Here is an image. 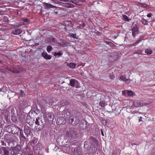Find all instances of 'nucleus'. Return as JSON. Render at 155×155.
Masks as SVG:
<instances>
[{
	"label": "nucleus",
	"instance_id": "nucleus-14",
	"mask_svg": "<svg viewBox=\"0 0 155 155\" xmlns=\"http://www.w3.org/2000/svg\"><path fill=\"white\" fill-rule=\"evenodd\" d=\"M57 123L59 124H63L64 123V118L63 117H60L57 118Z\"/></svg>",
	"mask_w": 155,
	"mask_h": 155
},
{
	"label": "nucleus",
	"instance_id": "nucleus-5",
	"mask_svg": "<svg viewBox=\"0 0 155 155\" xmlns=\"http://www.w3.org/2000/svg\"><path fill=\"white\" fill-rule=\"evenodd\" d=\"M12 133L13 134H17L18 133L19 131L21 129L18 126L16 125L12 124Z\"/></svg>",
	"mask_w": 155,
	"mask_h": 155
},
{
	"label": "nucleus",
	"instance_id": "nucleus-30",
	"mask_svg": "<svg viewBox=\"0 0 155 155\" xmlns=\"http://www.w3.org/2000/svg\"><path fill=\"white\" fill-rule=\"evenodd\" d=\"M74 117H71L69 120V123L73 125H74Z\"/></svg>",
	"mask_w": 155,
	"mask_h": 155
},
{
	"label": "nucleus",
	"instance_id": "nucleus-17",
	"mask_svg": "<svg viewBox=\"0 0 155 155\" xmlns=\"http://www.w3.org/2000/svg\"><path fill=\"white\" fill-rule=\"evenodd\" d=\"M12 125H8L5 127L4 130L8 133H11L12 132Z\"/></svg>",
	"mask_w": 155,
	"mask_h": 155
},
{
	"label": "nucleus",
	"instance_id": "nucleus-31",
	"mask_svg": "<svg viewBox=\"0 0 155 155\" xmlns=\"http://www.w3.org/2000/svg\"><path fill=\"white\" fill-rule=\"evenodd\" d=\"M145 52L147 54H150L152 53V51L150 49H146L145 50Z\"/></svg>",
	"mask_w": 155,
	"mask_h": 155
},
{
	"label": "nucleus",
	"instance_id": "nucleus-8",
	"mask_svg": "<svg viewBox=\"0 0 155 155\" xmlns=\"http://www.w3.org/2000/svg\"><path fill=\"white\" fill-rule=\"evenodd\" d=\"M23 131L27 137H28L31 133V129L29 127L27 126H24V128L23 130Z\"/></svg>",
	"mask_w": 155,
	"mask_h": 155
},
{
	"label": "nucleus",
	"instance_id": "nucleus-39",
	"mask_svg": "<svg viewBox=\"0 0 155 155\" xmlns=\"http://www.w3.org/2000/svg\"><path fill=\"white\" fill-rule=\"evenodd\" d=\"M22 24L21 23H16L14 25V26L15 27L17 28H19L21 26Z\"/></svg>",
	"mask_w": 155,
	"mask_h": 155
},
{
	"label": "nucleus",
	"instance_id": "nucleus-23",
	"mask_svg": "<svg viewBox=\"0 0 155 155\" xmlns=\"http://www.w3.org/2000/svg\"><path fill=\"white\" fill-rule=\"evenodd\" d=\"M105 101L103 97L100 98V101L99 103V104L101 107H103L104 106Z\"/></svg>",
	"mask_w": 155,
	"mask_h": 155
},
{
	"label": "nucleus",
	"instance_id": "nucleus-43",
	"mask_svg": "<svg viewBox=\"0 0 155 155\" xmlns=\"http://www.w3.org/2000/svg\"><path fill=\"white\" fill-rule=\"evenodd\" d=\"M89 147V145L87 141H85L84 143V147L85 149H87Z\"/></svg>",
	"mask_w": 155,
	"mask_h": 155
},
{
	"label": "nucleus",
	"instance_id": "nucleus-3",
	"mask_svg": "<svg viewBox=\"0 0 155 155\" xmlns=\"http://www.w3.org/2000/svg\"><path fill=\"white\" fill-rule=\"evenodd\" d=\"M4 139L8 143H11L14 140L13 136L9 134H5L4 136Z\"/></svg>",
	"mask_w": 155,
	"mask_h": 155
},
{
	"label": "nucleus",
	"instance_id": "nucleus-7",
	"mask_svg": "<svg viewBox=\"0 0 155 155\" xmlns=\"http://www.w3.org/2000/svg\"><path fill=\"white\" fill-rule=\"evenodd\" d=\"M45 104V106H50L52 105L53 101L52 99L51 98H46L44 101Z\"/></svg>",
	"mask_w": 155,
	"mask_h": 155
},
{
	"label": "nucleus",
	"instance_id": "nucleus-24",
	"mask_svg": "<svg viewBox=\"0 0 155 155\" xmlns=\"http://www.w3.org/2000/svg\"><path fill=\"white\" fill-rule=\"evenodd\" d=\"M24 105L23 103H19L18 107V109L20 110H22L24 108Z\"/></svg>",
	"mask_w": 155,
	"mask_h": 155
},
{
	"label": "nucleus",
	"instance_id": "nucleus-22",
	"mask_svg": "<svg viewBox=\"0 0 155 155\" xmlns=\"http://www.w3.org/2000/svg\"><path fill=\"white\" fill-rule=\"evenodd\" d=\"M67 65L70 68L74 69L75 68L76 64L74 63L71 62L69 64H67Z\"/></svg>",
	"mask_w": 155,
	"mask_h": 155
},
{
	"label": "nucleus",
	"instance_id": "nucleus-4",
	"mask_svg": "<svg viewBox=\"0 0 155 155\" xmlns=\"http://www.w3.org/2000/svg\"><path fill=\"white\" fill-rule=\"evenodd\" d=\"M119 57L118 53L116 52H114L111 54L109 56V59L110 61L112 62L117 59Z\"/></svg>",
	"mask_w": 155,
	"mask_h": 155
},
{
	"label": "nucleus",
	"instance_id": "nucleus-64",
	"mask_svg": "<svg viewBox=\"0 0 155 155\" xmlns=\"http://www.w3.org/2000/svg\"><path fill=\"white\" fill-rule=\"evenodd\" d=\"M142 117H140L139 118V122H140V121H142L141 119Z\"/></svg>",
	"mask_w": 155,
	"mask_h": 155
},
{
	"label": "nucleus",
	"instance_id": "nucleus-44",
	"mask_svg": "<svg viewBox=\"0 0 155 155\" xmlns=\"http://www.w3.org/2000/svg\"><path fill=\"white\" fill-rule=\"evenodd\" d=\"M62 54L60 52H59L58 53H57L56 52H55L54 53V56H61Z\"/></svg>",
	"mask_w": 155,
	"mask_h": 155
},
{
	"label": "nucleus",
	"instance_id": "nucleus-18",
	"mask_svg": "<svg viewBox=\"0 0 155 155\" xmlns=\"http://www.w3.org/2000/svg\"><path fill=\"white\" fill-rule=\"evenodd\" d=\"M143 104L144 105H146L147 103L145 104H141L140 102L139 101H135L134 103V105L136 107H139L140 106H143Z\"/></svg>",
	"mask_w": 155,
	"mask_h": 155
},
{
	"label": "nucleus",
	"instance_id": "nucleus-58",
	"mask_svg": "<svg viewBox=\"0 0 155 155\" xmlns=\"http://www.w3.org/2000/svg\"><path fill=\"white\" fill-rule=\"evenodd\" d=\"M21 153H18L15 152V153L14 154H13V155H22Z\"/></svg>",
	"mask_w": 155,
	"mask_h": 155
},
{
	"label": "nucleus",
	"instance_id": "nucleus-19",
	"mask_svg": "<svg viewBox=\"0 0 155 155\" xmlns=\"http://www.w3.org/2000/svg\"><path fill=\"white\" fill-rule=\"evenodd\" d=\"M32 120H34V119L32 118L31 117H27L26 118V121L27 123L29 124L30 125H32Z\"/></svg>",
	"mask_w": 155,
	"mask_h": 155
},
{
	"label": "nucleus",
	"instance_id": "nucleus-29",
	"mask_svg": "<svg viewBox=\"0 0 155 155\" xmlns=\"http://www.w3.org/2000/svg\"><path fill=\"white\" fill-rule=\"evenodd\" d=\"M90 141L93 143H97V140L94 137H91L90 138Z\"/></svg>",
	"mask_w": 155,
	"mask_h": 155
},
{
	"label": "nucleus",
	"instance_id": "nucleus-48",
	"mask_svg": "<svg viewBox=\"0 0 155 155\" xmlns=\"http://www.w3.org/2000/svg\"><path fill=\"white\" fill-rule=\"evenodd\" d=\"M71 37H72L74 38H76V34H75L71 33L69 35Z\"/></svg>",
	"mask_w": 155,
	"mask_h": 155
},
{
	"label": "nucleus",
	"instance_id": "nucleus-28",
	"mask_svg": "<svg viewBox=\"0 0 155 155\" xmlns=\"http://www.w3.org/2000/svg\"><path fill=\"white\" fill-rule=\"evenodd\" d=\"M18 117L21 120H22L25 118V115L24 114L20 113L18 115Z\"/></svg>",
	"mask_w": 155,
	"mask_h": 155
},
{
	"label": "nucleus",
	"instance_id": "nucleus-12",
	"mask_svg": "<svg viewBox=\"0 0 155 155\" xmlns=\"http://www.w3.org/2000/svg\"><path fill=\"white\" fill-rule=\"evenodd\" d=\"M19 134V137L21 140H22L24 142L25 140H26V138L24 136L23 132V130L22 129L20 130Z\"/></svg>",
	"mask_w": 155,
	"mask_h": 155
},
{
	"label": "nucleus",
	"instance_id": "nucleus-56",
	"mask_svg": "<svg viewBox=\"0 0 155 155\" xmlns=\"http://www.w3.org/2000/svg\"><path fill=\"white\" fill-rule=\"evenodd\" d=\"M122 95L126 96L127 94V91L126 90L123 91L122 92Z\"/></svg>",
	"mask_w": 155,
	"mask_h": 155
},
{
	"label": "nucleus",
	"instance_id": "nucleus-63",
	"mask_svg": "<svg viewBox=\"0 0 155 155\" xmlns=\"http://www.w3.org/2000/svg\"><path fill=\"white\" fill-rule=\"evenodd\" d=\"M12 72L13 73H18V71H13Z\"/></svg>",
	"mask_w": 155,
	"mask_h": 155
},
{
	"label": "nucleus",
	"instance_id": "nucleus-21",
	"mask_svg": "<svg viewBox=\"0 0 155 155\" xmlns=\"http://www.w3.org/2000/svg\"><path fill=\"white\" fill-rule=\"evenodd\" d=\"M9 149V147H2L0 148V154H1L2 153L3 151V154H4V150H7L8 151V150Z\"/></svg>",
	"mask_w": 155,
	"mask_h": 155
},
{
	"label": "nucleus",
	"instance_id": "nucleus-2",
	"mask_svg": "<svg viewBox=\"0 0 155 155\" xmlns=\"http://www.w3.org/2000/svg\"><path fill=\"white\" fill-rule=\"evenodd\" d=\"M10 150H11L10 152L13 151L14 154L15 152L22 153L21 150V146L20 144H17L16 146L13 147L12 149H10Z\"/></svg>",
	"mask_w": 155,
	"mask_h": 155
},
{
	"label": "nucleus",
	"instance_id": "nucleus-47",
	"mask_svg": "<svg viewBox=\"0 0 155 155\" xmlns=\"http://www.w3.org/2000/svg\"><path fill=\"white\" fill-rule=\"evenodd\" d=\"M68 25L70 27H72V24L71 23V22H69V21H67L66 24H65V25L66 26H67Z\"/></svg>",
	"mask_w": 155,
	"mask_h": 155
},
{
	"label": "nucleus",
	"instance_id": "nucleus-57",
	"mask_svg": "<svg viewBox=\"0 0 155 155\" xmlns=\"http://www.w3.org/2000/svg\"><path fill=\"white\" fill-rule=\"evenodd\" d=\"M20 95L21 96H23L24 95V93L23 91H21L20 92Z\"/></svg>",
	"mask_w": 155,
	"mask_h": 155
},
{
	"label": "nucleus",
	"instance_id": "nucleus-50",
	"mask_svg": "<svg viewBox=\"0 0 155 155\" xmlns=\"http://www.w3.org/2000/svg\"><path fill=\"white\" fill-rule=\"evenodd\" d=\"M138 30V28H134L132 29V32L135 33Z\"/></svg>",
	"mask_w": 155,
	"mask_h": 155
},
{
	"label": "nucleus",
	"instance_id": "nucleus-16",
	"mask_svg": "<svg viewBox=\"0 0 155 155\" xmlns=\"http://www.w3.org/2000/svg\"><path fill=\"white\" fill-rule=\"evenodd\" d=\"M11 150L10 148L8 150V151L5 150L4 151V154H2L1 155H13L14 153L13 151L10 152Z\"/></svg>",
	"mask_w": 155,
	"mask_h": 155
},
{
	"label": "nucleus",
	"instance_id": "nucleus-20",
	"mask_svg": "<svg viewBox=\"0 0 155 155\" xmlns=\"http://www.w3.org/2000/svg\"><path fill=\"white\" fill-rule=\"evenodd\" d=\"M77 81L75 79H71L70 80L69 85L72 87H74Z\"/></svg>",
	"mask_w": 155,
	"mask_h": 155
},
{
	"label": "nucleus",
	"instance_id": "nucleus-15",
	"mask_svg": "<svg viewBox=\"0 0 155 155\" xmlns=\"http://www.w3.org/2000/svg\"><path fill=\"white\" fill-rule=\"evenodd\" d=\"M22 31L20 29H17L16 30H13L12 33L15 35H18L22 32Z\"/></svg>",
	"mask_w": 155,
	"mask_h": 155
},
{
	"label": "nucleus",
	"instance_id": "nucleus-35",
	"mask_svg": "<svg viewBox=\"0 0 155 155\" xmlns=\"http://www.w3.org/2000/svg\"><path fill=\"white\" fill-rule=\"evenodd\" d=\"M142 38H140L138 40L136 41L134 43L133 45H134V46L137 45L140 42L142 41Z\"/></svg>",
	"mask_w": 155,
	"mask_h": 155
},
{
	"label": "nucleus",
	"instance_id": "nucleus-42",
	"mask_svg": "<svg viewBox=\"0 0 155 155\" xmlns=\"http://www.w3.org/2000/svg\"><path fill=\"white\" fill-rule=\"evenodd\" d=\"M71 2L73 3L74 4L77 5L78 2H77L76 0H68V1L67 2Z\"/></svg>",
	"mask_w": 155,
	"mask_h": 155
},
{
	"label": "nucleus",
	"instance_id": "nucleus-37",
	"mask_svg": "<svg viewBox=\"0 0 155 155\" xmlns=\"http://www.w3.org/2000/svg\"><path fill=\"white\" fill-rule=\"evenodd\" d=\"M142 23L144 25H148L147 21L144 18L141 21Z\"/></svg>",
	"mask_w": 155,
	"mask_h": 155
},
{
	"label": "nucleus",
	"instance_id": "nucleus-36",
	"mask_svg": "<svg viewBox=\"0 0 155 155\" xmlns=\"http://www.w3.org/2000/svg\"><path fill=\"white\" fill-rule=\"evenodd\" d=\"M127 91V95L129 96H131L134 94V92L132 91L129 90Z\"/></svg>",
	"mask_w": 155,
	"mask_h": 155
},
{
	"label": "nucleus",
	"instance_id": "nucleus-26",
	"mask_svg": "<svg viewBox=\"0 0 155 155\" xmlns=\"http://www.w3.org/2000/svg\"><path fill=\"white\" fill-rule=\"evenodd\" d=\"M45 6L46 8L56 7L55 6H54L51 4L47 3H46Z\"/></svg>",
	"mask_w": 155,
	"mask_h": 155
},
{
	"label": "nucleus",
	"instance_id": "nucleus-49",
	"mask_svg": "<svg viewBox=\"0 0 155 155\" xmlns=\"http://www.w3.org/2000/svg\"><path fill=\"white\" fill-rule=\"evenodd\" d=\"M131 81V80L130 79H127L126 78L124 82L127 84L129 83Z\"/></svg>",
	"mask_w": 155,
	"mask_h": 155
},
{
	"label": "nucleus",
	"instance_id": "nucleus-51",
	"mask_svg": "<svg viewBox=\"0 0 155 155\" xmlns=\"http://www.w3.org/2000/svg\"><path fill=\"white\" fill-rule=\"evenodd\" d=\"M123 18L125 20H126V21H129V19L128 18V17L126 15H124L123 16Z\"/></svg>",
	"mask_w": 155,
	"mask_h": 155
},
{
	"label": "nucleus",
	"instance_id": "nucleus-61",
	"mask_svg": "<svg viewBox=\"0 0 155 155\" xmlns=\"http://www.w3.org/2000/svg\"><path fill=\"white\" fill-rule=\"evenodd\" d=\"M110 78L111 79L114 78V76L113 75H112L111 76H110Z\"/></svg>",
	"mask_w": 155,
	"mask_h": 155
},
{
	"label": "nucleus",
	"instance_id": "nucleus-55",
	"mask_svg": "<svg viewBox=\"0 0 155 155\" xmlns=\"http://www.w3.org/2000/svg\"><path fill=\"white\" fill-rule=\"evenodd\" d=\"M120 78L124 81L126 78L123 76H121L120 77Z\"/></svg>",
	"mask_w": 155,
	"mask_h": 155
},
{
	"label": "nucleus",
	"instance_id": "nucleus-10",
	"mask_svg": "<svg viewBox=\"0 0 155 155\" xmlns=\"http://www.w3.org/2000/svg\"><path fill=\"white\" fill-rule=\"evenodd\" d=\"M35 107L34 109H33V107H33H32V109L31 110L29 113V114L30 115L31 114H31H33L34 113H35L36 114H37L38 113H39V110L38 109H37V106L35 105Z\"/></svg>",
	"mask_w": 155,
	"mask_h": 155
},
{
	"label": "nucleus",
	"instance_id": "nucleus-52",
	"mask_svg": "<svg viewBox=\"0 0 155 155\" xmlns=\"http://www.w3.org/2000/svg\"><path fill=\"white\" fill-rule=\"evenodd\" d=\"M54 38L51 37L49 38L48 41L50 42H52L54 41Z\"/></svg>",
	"mask_w": 155,
	"mask_h": 155
},
{
	"label": "nucleus",
	"instance_id": "nucleus-60",
	"mask_svg": "<svg viewBox=\"0 0 155 155\" xmlns=\"http://www.w3.org/2000/svg\"><path fill=\"white\" fill-rule=\"evenodd\" d=\"M132 35H133V36L134 37H135L136 36L135 33V32L134 33V32H132Z\"/></svg>",
	"mask_w": 155,
	"mask_h": 155
},
{
	"label": "nucleus",
	"instance_id": "nucleus-13",
	"mask_svg": "<svg viewBox=\"0 0 155 155\" xmlns=\"http://www.w3.org/2000/svg\"><path fill=\"white\" fill-rule=\"evenodd\" d=\"M74 135V131L72 129H70L69 131L66 132V135L68 137H72Z\"/></svg>",
	"mask_w": 155,
	"mask_h": 155
},
{
	"label": "nucleus",
	"instance_id": "nucleus-9",
	"mask_svg": "<svg viewBox=\"0 0 155 155\" xmlns=\"http://www.w3.org/2000/svg\"><path fill=\"white\" fill-rule=\"evenodd\" d=\"M42 56L45 59L50 60L52 58V56L50 55H48L46 51L43 52L42 54Z\"/></svg>",
	"mask_w": 155,
	"mask_h": 155
},
{
	"label": "nucleus",
	"instance_id": "nucleus-62",
	"mask_svg": "<svg viewBox=\"0 0 155 155\" xmlns=\"http://www.w3.org/2000/svg\"><path fill=\"white\" fill-rule=\"evenodd\" d=\"M77 153L78 154L80 155L81 153V152L79 151H78V150H77Z\"/></svg>",
	"mask_w": 155,
	"mask_h": 155
},
{
	"label": "nucleus",
	"instance_id": "nucleus-11",
	"mask_svg": "<svg viewBox=\"0 0 155 155\" xmlns=\"http://www.w3.org/2000/svg\"><path fill=\"white\" fill-rule=\"evenodd\" d=\"M35 107L34 109H33V107H33H32V109L31 110L29 113V114L30 115L31 114H31H33L34 113H35L36 114H37L38 113H39V110L38 109H37V106L35 105Z\"/></svg>",
	"mask_w": 155,
	"mask_h": 155
},
{
	"label": "nucleus",
	"instance_id": "nucleus-46",
	"mask_svg": "<svg viewBox=\"0 0 155 155\" xmlns=\"http://www.w3.org/2000/svg\"><path fill=\"white\" fill-rule=\"evenodd\" d=\"M141 52L142 51L141 50H138L137 51H135L134 52V54H142Z\"/></svg>",
	"mask_w": 155,
	"mask_h": 155
},
{
	"label": "nucleus",
	"instance_id": "nucleus-45",
	"mask_svg": "<svg viewBox=\"0 0 155 155\" xmlns=\"http://www.w3.org/2000/svg\"><path fill=\"white\" fill-rule=\"evenodd\" d=\"M0 143L1 144V145L2 146H6V143L5 142V141L3 140H0Z\"/></svg>",
	"mask_w": 155,
	"mask_h": 155
},
{
	"label": "nucleus",
	"instance_id": "nucleus-53",
	"mask_svg": "<svg viewBox=\"0 0 155 155\" xmlns=\"http://www.w3.org/2000/svg\"><path fill=\"white\" fill-rule=\"evenodd\" d=\"M101 123L104 125H106L107 124V121L105 120H102Z\"/></svg>",
	"mask_w": 155,
	"mask_h": 155
},
{
	"label": "nucleus",
	"instance_id": "nucleus-32",
	"mask_svg": "<svg viewBox=\"0 0 155 155\" xmlns=\"http://www.w3.org/2000/svg\"><path fill=\"white\" fill-rule=\"evenodd\" d=\"M41 146V144L40 143L38 142L36 145H35L34 146V149L36 150L38 148H39Z\"/></svg>",
	"mask_w": 155,
	"mask_h": 155
},
{
	"label": "nucleus",
	"instance_id": "nucleus-34",
	"mask_svg": "<svg viewBox=\"0 0 155 155\" xmlns=\"http://www.w3.org/2000/svg\"><path fill=\"white\" fill-rule=\"evenodd\" d=\"M106 43L110 45L111 47H114L115 46V45L112 42L106 41Z\"/></svg>",
	"mask_w": 155,
	"mask_h": 155
},
{
	"label": "nucleus",
	"instance_id": "nucleus-41",
	"mask_svg": "<svg viewBox=\"0 0 155 155\" xmlns=\"http://www.w3.org/2000/svg\"><path fill=\"white\" fill-rule=\"evenodd\" d=\"M22 20L23 21L26 23H29L30 21L29 19L27 18H22Z\"/></svg>",
	"mask_w": 155,
	"mask_h": 155
},
{
	"label": "nucleus",
	"instance_id": "nucleus-33",
	"mask_svg": "<svg viewBox=\"0 0 155 155\" xmlns=\"http://www.w3.org/2000/svg\"><path fill=\"white\" fill-rule=\"evenodd\" d=\"M139 5L140 6H141V7L144 8H148L149 7V6H147L146 4L142 3H139Z\"/></svg>",
	"mask_w": 155,
	"mask_h": 155
},
{
	"label": "nucleus",
	"instance_id": "nucleus-38",
	"mask_svg": "<svg viewBox=\"0 0 155 155\" xmlns=\"http://www.w3.org/2000/svg\"><path fill=\"white\" fill-rule=\"evenodd\" d=\"M17 118L15 116L13 115L12 117V120L13 121L15 122L17 121Z\"/></svg>",
	"mask_w": 155,
	"mask_h": 155
},
{
	"label": "nucleus",
	"instance_id": "nucleus-25",
	"mask_svg": "<svg viewBox=\"0 0 155 155\" xmlns=\"http://www.w3.org/2000/svg\"><path fill=\"white\" fill-rule=\"evenodd\" d=\"M63 6L65 7L68 8H72V5H73L70 3H63Z\"/></svg>",
	"mask_w": 155,
	"mask_h": 155
},
{
	"label": "nucleus",
	"instance_id": "nucleus-40",
	"mask_svg": "<svg viewBox=\"0 0 155 155\" xmlns=\"http://www.w3.org/2000/svg\"><path fill=\"white\" fill-rule=\"evenodd\" d=\"M52 50V47L50 45L48 46L47 48V51L50 53V52Z\"/></svg>",
	"mask_w": 155,
	"mask_h": 155
},
{
	"label": "nucleus",
	"instance_id": "nucleus-1",
	"mask_svg": "<svg viewBox=\"0 0 155 155\" xmlns=\"http://www.w3.org/2000/svg\"><path fill=\"white\" fill-rule=\"evenodd\" d=\"M35 126L34 128L35 130L37 131L42 129L44 127V124L42 121L41 117H37L35 121Z\"/></svg>",
	"mask_w": 155,
	"mask_h": 155
},
{
	"label": "nucleus",
	"instance_id": "nucleus-27",
	"mask_svg": "<svg viewBox=\"0 0 155 155\" xmlns=\"http://www.w3.org/2000/svg\"><path fill=\"white\" fill-rule=\"evenodd\" d=\"M75 120L74 125H76L79 123L80 120L79 119L78 117H75Z\"/></svg>",
	"mask_w": 155,
	"mask_h": 155
},
{
	"label": "nucleus",
	"instance_id": "nucleus-6",
	"mask_svg": "<svg viewBox=\"0 0 155 155\" xmlns=\"http://www.w3.org/2000/svg\"><path fill=\"white\" fill-rule=\"evenodd\" d=\"M45 117L47 120L50 121H53L54 119V115L52 112L47 113L45 114Z\"/></svg>",
	"mask_w": 155,
	"mask_h": 155
},
{
	"label": "nucleus",
	"instance_id": "nucleus-54",
	"mask_svg": "<svg viewBox=\"0 0 155 155\" xmlns=\"http://www.w3.org/2000/svg\"><path fill=\"white\" fill-rule=\"evenodd\" d=\"M4 21L5 22H8L9 21L8 18V17L7 16H4Z\"/></svg>",
	"mask_w": 155,
	"mask_h": 155
},
{
	"label": "nucleus",
	"instance_id": "nucleus-59",
	"mask_svg": "<svg viewBox=\"0 0 155 155\" xmlns=\"http://www.w3.org/2000/svg\"><path fill=\"white\" fill-rule=\"evenodd\" d=\"M152 15V14L151 13H150L147 15V16L148 18L150 17Z\"/></svg>",
	"mask_w": 155,
	"mask_h": 155
}]
</instances>
